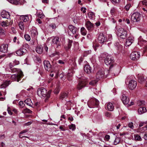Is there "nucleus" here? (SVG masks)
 <instances>
[{
  "mask_svg": "<svg viewBox=\"0 0 147 147\" xmlns=\"http://www.w3.org/2000/svg\"><path fill=\"white\" fill-rule=\"evenodd\" d=\"M1 16L3 18L8 19L10 18V15L8 12L5 11H3L1 13Z\"/></svg>",
  "mask_w": 147,
  "mask_h": 147,
  "instance_id": "f3484780",
  "label": "nucleus"
},
{
  "mask_svg": "<svg viewBox=\"0 0 147 147\" xmlns=\"http://www.w3.org/2000/svg\"><path fill=\"white\" fill-rule=\"evenodd\" d=\"M31 15H27L21 16L20 19L24 22H26L29 21H30L31 20Z\"/></svg>",
  "mask_w": 147,
  "mask_h": 147,
  "instance_id": "9b49d317",
  "label": "nucleus"
},
{
  "mask_svg": "<svg viewBox=\"0 0 147 147\" xmlns=\"http://www.w3.org/2000/svg\"><path fill=\"white\" fill-rule=\"evenodd\" d=\"M24 37L25 39L28 41H30V37L28 34H26L24 35Z\"/></svg>",
  "mask_w": 147,
  "mask_h": 147,
  "instance_id": "79ce46f5",
  "label": "nucleus"
},
{
  "mask_svg": "<svg viewBox=\"0 0 147 147\" xmlns=\"http://www.w3.org/2000/svg\"><path fill=\"white\" fill-rule=\"evenodd\" d=\"M91 53V50L86 51L84 52L83 55L84 57H86L88 54H90Z\"/></svg>",
  "mask_w": 147,
  "mask_h": 147,
  "instance_id": "a19ab883",
  "label": "nucleus"
},
{
  "mask_svg": "<svg viewBox=\"0 0 147 147\" xmlns=\"http://www.w3.org/2000/svg\"><path fill=\"white\" fill-rule=\"evenodd\" d=\"M135 138V139L136 140H139V141H141L142 139L140 136L138 135H134Z\"/></svg>",
  "mask_w": 147,
  "mask_h": 147,
  "instance_id": "c03bdc74",
  "label": "nucleus"
},
{
  "mask_svg": "<svg viewBox=\"0 0 147 147\" xmlns=\"http://www.w3.org/2000/svg\"><path fill=\"white\" fill-rule=\"evenodd\" d=\"M10 70L11 71V72L12 73H16V74L20 73V74H22V71L16 68H12L10 69Z\"/></svg>",
  "mask_w": 147,
  "mask_h": 147,
  "instance_id": "5701e85b",
  "label": "nucleus"
},
{
  "mask_svg": "<svg viewBox=\"0 0 147 147\" xmlns=\"http://www.w3.org/2000/svg\"><path fill=\"white\" fill-rule=\"evenodd\" d=\"M69 128L70 129L73 130L76 129L75 125L74 124H71L69 126Z\"/></svg>",
  "mask_w": 147,
  "mask_h": 147,
  "instance_id": "603ef678",
  "label": "nucleus"
},
{
  "mask_svg": "<svg viewBox=\"0 0 147 147\" xmlns=\"http://www.w3.org/2000/svg\"><path fill=\"white\" fill-rule=\"evenodd\" d=\"M28 130L27 129H26L22 131H21L19 133V137L20 138H22L24 137H26L28 138V137L27 136H22L21 135V134L26 133L28 132Z\"/></svg>",
  "mask_w": 147,
  "mask_h": 147,
  "instance_id": "c756f323",
  "label": "nucleus"
},
{
  "mask_svg": "<svg viewBox=\"0 0 147 147\" xmlns=\"http://www.w3.org/2000/svg\"><path fill=\"white\" fill-rule=\"evenodd\" d=\"M10 109L9 107H8L7 108V110L8 113L11 115H12V113L11 111L10 110Z\"/></svg>",
  "mask_w": 147,
  "mask_h": 147,
  "instance_id": "338daca9",
  "label": "nucleus"
},
{
  "mask_svg": "<svg viewBox=\"0 0 147 147\" xmlns=\"http://www.w3.org/2000/svg\"><path fill=\"white\" fill-rule=\"evenodd\" d=\"M91 67L88 65H86L84 67V71L86 73L90 74L91 73Z\"/></svg>",
  "mask_w": 147,
  "mask_h": 147,
  "instance_id": "412c9836",
  "label": "nucleus"
},
{
  "mask_svg": "<svg viewBox=\"0 0 147 147\" xmlns=\"http://www.w3.org/2000/svg\"><path fill=\"white\" fill-rule=\"evenodd\" d=\"M68 94L67 93L63 92L62 93L60 96V99L61 100L67 97Z\"/></svg>",
  "mask_w": 147,
  "mask_h": 147,
  "instance_id": "c85d7f7f",
  "label": "nucleus"
},
{
  "mask_svg": "<svg viewBox=\"0 0 147 147\" xmlns=\"http://www.w3.org/2000/svg\"><path fill=\"white\" fill-rule=\"evenodd\" d=\"M8 45L6 44H3L0 47V51L4 53H7L8 51Z\"/></svg>",
  "mask_w": 147,
  "mask_h": 147,
  "instance_id": "ddd939ff",
  "label": "nucleus"
},
{
  "mask_svg": "<svg viewBox=\"0 0 147 147\" xmlns=\"http://www.w3.org/2000/svg\"><path fill=\"white\" fill-rule=\"evenodd\" d=\"M7 22H5L4 21H2L0 23L1 25L3 27L7 26Z\"/></svg>",
  "mask_w": 147,
  "mask_h": 147,
  "instance_id": "09e8293b",
  "label": "nucleus"
},
{
  "mask_svg": "<svg viewBox=\"0 0 147 147\" xmlns=\"http://www.w3.org/2000/svg\"><path fill=\"white\" fill-rule=\"evenodd\" d=\"M72 42L73 41L72 40L69 39L68 44L64 47V49L66 51H69L70 49L72 46Z\"/></svg>",
  "mask_w": 147,
  "mask_h": 147,
  "instance_id": "aec40b11",
  "label": "nucleus"
},
{
  "mask_svg": "<svg viewBox=\"0 0 147 147\" xmlns=\"http://www.w3.org/2000/svg\"><path fill=\"white\" fill-rule=\"evenodd\" d=\"M86 26L88 30H91L92 28V23L89 21L86 22Z\"/></svg>",
  "mask_w": 147,
  "mask_h": 147,
  "instance_id": "a878e982",
  "label": "nucleus"
},
{
  "mask_svg": "<svg viewBox=\"0 0 147 147\" xmlns=\"http://www.w3.org/2000/svg\"><path fill=\"white\" fill-rule=\"evenodd\" d=\"M44 48V50H45V52H47L48 50V47H47L46 45L44 44L43 48Z\"/></svg>",
  "mask_w": 147,
  "mask_h": 147,
  "instance_id": "680f3d73",
  "label": "nucleus"
},
{
  "mask_svg": "<svg viewBox=\"0 0 147 147\" xmlns=\"http://www.w3.org/2000/svg\"><path fill=\"white\" fill-rule=\"evenodd\" d=\"M49 27L53 29H55L56 28V25L55 23H53L49 25Z\"/></svg>",
  "mask_w": 147,
  "mask_h": 147,
  "instance_id": "49530a36",
  "label": "nucleus"
},
{
  "mask_svg": "<svg viewBox=\"0 0 147 147\" xmlns=\"http://www.w3.org/2000/svg\"><path fill=\"white\" fill-rule=\"evenodd\" d=\"M86 84V81L83 80H81L79 82L77 87V88L80 90L84 87Z\"/></svg>",
  "mask_w": 147,
  "mask_h": 147,
  "instance_id": "4468645a",
  "label": "nucleus"
},
{
  "mask_svg": "<svg viewBox=\"0 0 147 147\" xmlns=\"http://www.w3.org/2000/svg\"><path fill=\"white\" fill-rule=\"evenodd\" d=\"M142 3L143 5L147 6V0H145L142 1Z\"/></svg>",
  "mask_w": 147,
  "mask_h": 147,
  "instance_id": "6e6d98bb",
  "label": "nucleus"
},
{
  "mask_svg": "<svg viewBox=\"0 0 147 147\" xmlns=\"http://www.w3.org/2000/svg\"><path fill=\"white\" fill-rule=\"evenodd\" d=\"M51 91H49L47 92V90L43 88H39L37 91V94L39 96L42 98H45V101L47 102L50 96Z\"/></svg>",
  "mask_w": 147,
  "mask_h": 147,
  "instance_id": "f257e3e1",
  "label": "nucleus"
},
{
  "mask_svg": "<svg viewBox=\"0 0 147 147\" xmlns=\"http://www.w3.org/2000/svg\"><path fill=\"white\" fill-rule=\"evenodd\" d=\"M58 63L61 64V65L62 66L64 65L65 63V60H59L58 61Z\"/></svg>",
  "mask_w": 147,
  "mask_h": 147,
  "instance_id": "de8ad7c7",
  "label": "nucleus"
},
{
  "mask_svg": "<svg viewBox=\"0 0 147 147\" xmlns=\"http://www.w3.org/2000/svg\"><path fill=\"white\" fill-rule=\"evenodd\" d=\"M146 111V108L144 107H140L138 109V112L140 114L145 113Z\"/></svg>",
  "mask_w": 147,
  "mask_h": 147,
  "instance_id": "cd10ccee",
  "label": "nucleus"
},
{
  "mask_svg": "<svg viewBox=\"0 0 147 147\" xmlns=\"http://www.w3.org/2000/svg\"><path fill=\"white\" fill-rule=\"evenodd\" d=\"M73 75V72L72 71L70 72H68L67 75V78L68 80H71V78L72 77V76Z\"/></svg>",
  "mask_w": 147,
  "mask_h": 147,
  "instance_id": "58836bf2",
  "label": "nucleus"
},
{
  "mask_svg": "<svg viewBox=\"0 0 147 147\" xmlns=\"http://www.w3.org/2000/svg\"><path fill=\"white\" fill-rule=\"evenodd\" d=\"M141 18V15L140 13L138 12L134 13L131 16V19L134 22H139Z\"/></svg>",
  "mask_w": 147,
  "mask_h": 147,
  "instance_id": "7ed1b4c3",
  "label": "nucleus"
},
{
  "mask_svg": "<svg viewBox=\"0 0 147 147\" xmlns=\"http://www.w3.org/2000/svg\"><path fill=\"white\" fill-rule=\"evenodd\" d=\"M23 76V73H22V74H20V73L15 74L11 76V79L13 81H16L19 82L21 78Z\"/></svg>",
  "mask_w": 147,
  "mask_h": 147,
  "instance_id": "423d86ee",
  "label": "nucleus"
},
{
  "mask_svg": "<svg viewBox=\"0 0 147 147\" xmlns=\"http://www.w3.org/2000/svg\"><path fill=\"white\" fill-rule=\"evenodd\" d=\"M68 28L73 34H76L75 36V38L76 39L78 38V35L77 34L78 33V29L77 28L72 25H69L68 26Z\"/></svg>",
  "mask_w": 147,
  "mask_h": 147,
  "instance_id": "39448f33",
  "label": "nucleus"
},
{
  "mask_svg": "<svg viewBox=\"0 0 147 147\" xmlns=\"http://www.w3.org/2000/svg\"><path fill=\"white\" fill-rule=\"evenodd\" d=\"M128 126L131 129H133L134 128L133 123L132 122L129 123L128 124Z\"/></svg>",
  "mask_w": 147,
  "mask_h": 147,
  "instance_id": "5fc2aeb1",
  "label": "nucleus"
},
{
  "mask_svg": "<svg viewBox=\"0 0 147 147\" xmlns=\"http://www.w3.org/2000/svg\"><path fill=\"white\" fill-rule=\"evenodd\" d=\"M8 1L10 3L16 5H18L20 3V2L18 1L17 0H8Z\"/></svg>",
  "mask_w": 147,
  "mask_h": 147,
  "instance_id": "c9c22d12",
  "label": "nucleus"
},
{
  "mask_svg": "<svg viewBox=\"0 0 147 147\" xmlns=\"http://www.w3.org/2000/svg\"><path fill=\"white\" fill-rule=\"evenodd\" d=\"M138 78L139 82L141 83H142L144 81V79L142 76L138 75Z\"/></svg>",
  "mask_w": 147,
  "mask_h": 147,
  "instance_id": "4c0bfd02",
  "label": "nucleus"
},
{
  "mask_svg": "<svg viewBox=\"0 0 147 147\" xmlns=\"http://www.w3.org/2000/svg\"><path fill=\"white\" fill-rule=\"evenodd\" d=\"M131 6V4L130 3H129L127 4L126 6H125V8L126 10L127 11L128 10L130 7Z\"/></svg>",
  "mask_w": 147,
  "mask_h": 147,
  "instance_id": "864d4df0",
  "label": "nucleus"
},
{
  "mask_svg": "<svg viewBox=\"0 0 147 147\" xmlns=\"http://www.w3.org/2000/svg\"><path fill=\"white\" fill-rule=\"evenodd\" d=\"M44 67L45 69L48 71H51V65L49 61L48 60H45L43 62Z\"/></svg>",
  "mask_w": 147,
  "mask_h": 147,
  "instance_id": "1a4fd4ad",
  "label": "nucleus"
},
{
  "mask_svg": "<svg viewBox=\"0 0 147 147\" xmlns=\"http://www.w3.org/2000/svg\"><path fill=\"white\" fill-rule=\"evenodd\" d=\"M9 67L10 69L13 68V67L14 66H15L14 65L13 63L12 62H11L10 63L9 65Z\"/></svg>",
  "mask_w": 147,
  "mask_h": 147,
  "instance_id": "4d7b16f0",
  "label": "nucleus"
},
{
  "mask_svg": "<svg viewBox=\"0 0 147 147\" xmlns=\"http://www.w3.org/2000/svg\"><path fill=\"white\" fill-rule=\"evenodd\" d=\"M37 16L39 18H43L45 16L42 13H37Z\"/></svg>",
  "mask_w": 147,
  "mask_h": 147,
  "instance_id": "a18cd8bd",
  "label": "nucleus"
},
{
  "mask_svg": "<svg viewBox=\"0 0 147 147\" xmlns=\"http://www.w3.org/2000/svg\"><path fill=\"white\" fill-rule=\"evenodd\" d=\"M88 16L90 19H92V12H89L88 13Z\"/></svg>",
  "mask_w": 147,
  "mask_h": 147,
  "instance_id": "69168bd1",
  "label": "nucleus"
},
{
  "mask_svg": "<svg viewBox=\"0 0 147 147\" xmlns=\"http://www.w3.org/2000/svg\"><path fill=\"white\" fill-rule=\"evenodd\" d=\"M121 99L123 103L125 105L127 104L129 101V98L124 94L122 95Z\"/></svg>",
  "mask_w": 147,
  "mask_h": 147,
  "instance_id": "a211bd4d",
  "label": "nucleus"
},
{
  "mask_svg": "<svg viewBox=\"0 0 147 147\" xmlns=\"http://www.w3.org/2000/svg\"><path fill=\"white\" fill-rule=\"evenodd\" d=\"M26 52L27 50L25 49L21 48L16 51V53L18 56H21L25 55Z\"/></svg>",
  "mask_w": 147,
  "mask_h": 147,
  "instance_id": "f8f14e48",
  "label": "nucleus"
},
{
  "mask_svg": "<svg viewBox=\"0 0 147 147\" xmlns=\"http://www.w3.org/2000/svg\"><path fill=\"white\" fill-rule=\"evenodd\" d=\"M113 57L110 55H108L106 58L105 62L107 65H109L114 62Z\"/></svg>",
  "mask_w": 147,
  "mask_h": 147,
  "instance_id": "9d476101",
  "label": "nucleus"
},
{
  "mask_svg": "<svg viewBox=\"0 0 147 147\" xmlns=\"http://www.w3.org/2000/svg\"><path fill=\"white\" fill-rule=\"evenodd\" d=\"M81 10L83 13H84L86 12V9L85 7H82L81 8Z\"/></svg>",
  "mask_w": 147,
  "mask_h": 147,
  "instance_id": "e2e57ef3",
  "label": "nucleus"
},
{
  "mask_svg": "<svg viewBox=\"0 0 147 147\" xmlns=\"http://www.w3.org/2000/svg\"><path fill=\"white\" fill-rule=\"evenodd\" d=\"M140 57L139 53L138 52H134L131 53L130 57L133 60L138 59Z\"/></svg>",
  "mask_w": 147,
  "mask_h": 147,
  "instance_id": "6e6552de",
  "label": "nucleus"
},
{
  "mask_svg": "<svg viewBox=\"0 0 147 147\" xmlns=\"http://www.w3.org/2000/svg\"><path fill=\"white\" fill-rule=\"evenodd\" d=\"M5 36V31L2 28H0V38L2 39Z\"/></svg>",
  "mask_w": 147,
  "mask_h": 147,
  "instance_id": "393cba45",
  "label": "nucleus"
},
{
  "mask_svg": "<svg viewBox=\"0 0 147 147\" xmlns=\"http://www.w3.org/2000/svg\"><path fill=\"white\" fill-rule=\"evenodd\" d=\"M120 139L119 137L116 138L115 140H114V144L115 145H117L120 142Z\"/></svg>",
  "mask_w": 147,
  "mask_h": 147,
  "instance_id": "ea45409f",
  "label": "nucleus"
},
{
  "mask_svg": "<svg viewBox=\"0 0 147 147\" xmlns=\"http://www.w3.org/2000/svg\"><path fill=\"white\" fill-rule=\"evenodd\" d=\"M137 85V82L134 80H130L129 83L128 88L131 90H133L136 87Z\"/></svg>",
  "mask_w": 147,
  "mask_h": 147,
  "instance_id": "0eeeda50",
  "label": "nucleus"
},
{
  "mask_svg": "<svg viewBox=\"0 0 147 147\" xmlns=\"http://www.w3.org/2000/svg\"><path fill=\"white\" fill-rule=\"evenodd\" d=\"M93 101V102L95 101V102H96L95 105H98V101L96 99L94 98H92V101Z\"/></svg>",
  "mask_w": 147,
  "mask_h": 147,
  "instance_id": "13d9d810",
  "label": "nucleus"
},
{
  "mask_svg": "<svg viewBox=\"0 0 147 147\" xmlns=\"http://www.w3.org/2000/svg\"><path fill=\"white\" fill-rule=\"evenodd\" d=\"M24 102L27 105L31 106L33 104L31 102V100L30 98H28L24 101Z\"/></svg>",
  "mask_w": 147,
  "mask_h": 147,
  "instance_id": "7c9ffc66",
  "label": "nucleus"
},
{
  "mask_svg": "<svg viewBox=\"0 0 147 147\" xmlns=\"http://www.w3.org/2000/svg\"><path fill=\"white\" fill-rule=\"evenodd\" d=\"M12 63H13L14 65H18L19 64V61L16 60H14V61H13Z\"/></svg>",
  "mask_w": 147,
  "mask_h": 147,
  "instance_id": "bf43d9fd",
  "label": "nucleus"
},
{
  "mask_svg": "<svg viewBox=\"0 0 147 147\" xmlns=\"http://www.w3.org/2000/svg\"><path fill=\"white\" fill-rule=\"evenodd\" d=\"M36 52L39 54H41L43 51V47L41 46H38L36 49Z\"/></svg>",
  "mask_w": 147,
  "mask_h": 147,
  "instance_id": "b1692460",
  "label": "nucleus"
},
{
  "mask_svg": "<svg viewBox=\"0 0 147 147\" xmlns=\"http://www.w3.org/2000/svg\"><path fill=\"white\" fill-rule=\"evenodd\" d=\"M80 32L81 34L82 35L85 36L86 34L87 31L85 28L84 27L81 28Z\"/></svg>",
  "mask_w": 147,
  "mask_h": 147,
  "instance_id": "72a5a7b5",
  "label": "nucleus"
},
{
  "mask_svg": "<svg viewBox=\"0 0 147 147\" xmlns=\"http://www.w3.org/2000/svg\"><path fill=\"white\" fill-rule=\"evenodd\" d=\"M32 111L30 110L27 108L24 109L22 111L24 113H30Z\"/></svg>",
  "mask_w": 147,
  "mask_h": 147,
  "instance_id": "37998d69",
  "label": "nucleus"
},
{
  "mask_svg": "<svg viewBox=\"0 0 147 147\" xmlns=\"http://www.w3.org/2000/svg\"><path fill=\"white\" fill-rule=\"evenodd\" d=\"M146 130H147V125H145L144 127H143L142 128L140 127L138 129V130L140 132L143 133Z\"/></svg>",
  "mask_w": 147,
  "mask_h": 147,
  "instance_id": "473e14b6",
  "label": "nucleus"
},
{
  "mask_svg": "<svg viewBox=\"0 0 147 147\" xmlns=\"http://www.w3.org/2000/svg\"><path fill=\"white\" fill-rule=\"evenodd\" d=\"M105 71L104 69H100L97 73L96 75V77L97 79L94 80L93 82H92V85L94 84H96L98 81L99 80L100 78H105Z\"/></svg>",
  "mask_w": 147,
  "mask_h": 147,
  "instance_id": "f03ea898",
  "label": "nucleus"
},
{
  "mask_svg": "<svg viewBox=\"0 0 147 147\" xmlns=\"http://www.w3.org/2000/svg\"><path fill=\"white\" fill-rule=\"evenodd\" d=\"M11 83V82L9 80L6 81L4 82L3 84L1 85L0 87L1 88H5L7 86Z\"/></svg>",
  "mask_w": 147,
  "mask_h": 147,
  "instance_id": "4be33fe9",
  "label": "nucleus"
},
{
  "mask_svg": "<svg viewBox=\"0 0 147 147\" xmlns=\"http://www.w3.org/2000/svg\"><path fill=\"white\" fill-rule=\"evenodd\" d=\"M60 89L59 87H57L54 91V93L55 94H58L59 92Z\"/></svg>",
  "mask_w": 147,
  "mask_h": 147,
  "instance_id": "3c124183",
  "label": "nucleus"
},
{
  "mask_svg": "<svg viewBox=\"0 0 147 147\" xmlns=\"http://www.w3.org/2000/svg\"><path fill=\"white\" fill-rule=\"evenodd\" d=\"M32 123V122L29 121L24 124L25 126H28L30 125Z\"/></svg>",
  "mask_w": 147,
  "mask_h": 147,
  "instance_id": "0e129e2a",
  "label": "nucleus"
},
{
  "mask_svg": "<svg viewBox=\"0 0 147 147\" xmlns=\"http://www.w3.org/2000/svg\"><path fill=\"white\" fill-rule=\"evenodd\" d=\"M18 25L20 28L22 30H24V23L23 22H19Z\"/></svg>",
  "mask_w": 147,
  "mask_h": 147,
  "instance_id": "e433bc0d",
  "label": "nucleus"
},
{
  "mask_svg": "<svg viewBox=\"0 0 147 147\" xmlns=\"http://www.w3.org/2000/svg\"><path fill=\"white\" fill-rule=\"evenodd\" d=\"M98 40L100 43H102L106 41V38L102 33H100L99 34L98 37Z\"/></svg>",
  "mask_w": 147,
  "mask_h": 147,
  "instance_id": "2eb2a0df",
  "label": "nucleus"
},
{
  "mask_svg": "<svg viewBox=\"0 0 147 147\" xmlns=\"http://www.w3.org/2000/svg\"><path fill=\"white\" fill-rule=\"evenodd\" d=\"M107 108L109 110L111 111H113L114 109V106L113 104L110 102L107 103Z\"/></svg>",
  "mask_w": 147,
  "mask_h": 147,
  "instance_id": "bb28decb",
  "label": "nucleus"
},
{
  "mask_svg": "<svg viewBox=\"0 0 147 147\" xmlns=\"http://www.w3.org/2000/svg\"><path fill=\"white\" fill-rule=\"evenodd\" d=\"M133 38L131 37H128L126 40L125 45L126 46H130L134 42Z\"/></svg>",
  "mask_w": 147,
  "mask_h": 147,
  "instance_id": "dca6fc26",
  "label": "nucleus"
},
{
  "mask_svg": "<svg viewBox=\"0 0 147 147\" xmlns=\"http://www.w3.org/2000/svg\"><path fill=\"white\" fill-rule=\"evenodd\" d=\"M118 35L121 38L125 39L126 38L127 32L123 28H119L118 30Z\"/></svg>",
  "mask_w": 147,
  "mask_h": 147,
  "instance_id": "20e7f679",
  "label": "nucleus"
},
{
  "mask_svg": "<svg viewBox=\"0 0 147 147\" xmlns=\"http://www.w3.org/2000/svg\"><path fill=\"white\" fill-rule=\"evenodd\" d=\"M59 38L58 37H53L52 38V41L54 44H57L59 41Z\"/></svg>",
  "mask_w": 147,
  "mask_h": 147,
  "instance_id": "2f4dec72",
  "label": "nucleus"
},
{
  "mask_svg": "<svg viewBox=\"0 0 147 147\" xmlns=\"http://www.w3.org/2000/svg\"><path fill=\"white\" fill-rule=\"evenodd\" d=\"M8 20L6 21L7 23V24L8 23L9 24V25H11L12 24V20H11L10 19L9 20V19H8Z\"/></svg>",
  "mask_w": 147,
  "mask_h": 147,
  "instance_id": "052dcab7",
  "label": "nucleus"
},
{
  "mask_svg": "<svg viewBox=\"0 0 147 147\" xmlns=\"http://www.w3.org/2000/svg\"><path fill=\"white\" fill-rule=\"evenodd\" d=\"M115 45L117 49L118 50H121L123 48L122 45H120L118 42H116L115 44Z\"/></svg>",
  "mask_w": 147,
  "mask_h": 147,
  "instance_id": "f704fd0d",
  "label": "nucleus"
},
{
  "mask_svg": "<svg viewBox=\"0 0 147 147\" xmlns=\"http://www.w3.org/2000/svg\"><path fill=\"white\" fill-rule=\"evenodd\" d=\"M83 60V58L82 57H81L80 58V59L78 60L79 63L80 64L82 62Z\"/></svg>",
  "mask_w": 147,
  "mask_h": 147,
  "instance_id": "774afa93",
  "label": "nucleus"
},
{
  "mask_svg": "<svg viewBox=\"0 0 147 147\" xmlns=\"http://www.w3.org/2000/svg\"><path fill=\"white\" fill-rule=\"evenodd\" d=\"M31 36L33 38L36 37L38 35V32L37 29L35 28H33L31 30Z\"/></svg>",
  "mask_w": 147,
  "mask_h": 147,
  "instance_id": "6ab92c4d",
  "label": "nucleus"
},
{
  "mask_svg": "<svg viewBox=\"0 0 147 147\" xmlns=\"http://www.w3.org/2000/svg\"><path fill=\"white\" fill-rule=\"evenodd\" d=\"M111 1L113 4L115 5L119 2L120 0H111Z\"/></svg>",
  "mask_w": 147,
  "mask_h": 147,
  "instance_id": "8fccbe9b",
  "label": "nucleus"
}]
</instances>
